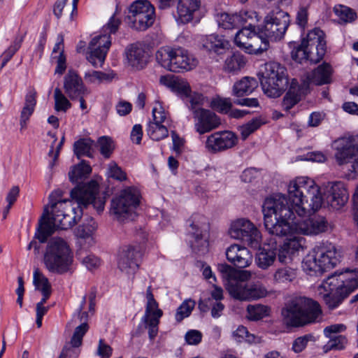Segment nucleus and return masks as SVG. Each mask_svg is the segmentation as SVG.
Listing matches in <instances>:
<instances>
[{"label":"nucleus","mask_w":358,"mask_h":358,"mask_svg":"<svg viewBox=\"0 0 358 358\" xmlns=\"http://www.w3.org/2000/svg\"><path fill=\"white\" fill-rule=\"evenodd\" d=\"M141 193L133 187H129L121 191L119 196L111 201L110 213L119 222L133 219L140 205Z\"/></svg>","instance_id":"9d476101"},{"label":"nucleus","mask_w":358,"mask_h":358,"mask_svg":"<svg viewBox=\"0 0 358 358\" xmlns=\"http://www.w3.org/2000/svg\"><path fill=\"white\" fill-rule=\"evenodd\" d=\"M285 199L279 196L266 203V230L268 234L276 236H312L327 231L328 222L323 216L314 215L302 221H294L295 215L285 208Z\"/></svg>","instance_id":"f03ea898"},{"label":"nucleus","mask_w":358,"mask_h":358,"mask_svg":"<svg viewBox=\"0 0 358 358\" xmlns=\"http://www.w3.org/2000/svg\"><path fill=\"white\" fill-rule=\"evenodd\" d=\"M155 18V8L148 0H138L130 5L127 16L129 27L145 31L153 24Z\"/></svg>","instance_id":"4468645a"},{"label":"nucleus","mask_w":358,"mask_h":358,"mask_svg":"<svg viewBox=\"0 0 358 358\" xmlns=\"http://www.w3.org/2000/svg\"><path fill=\"white\" fill-rule=\"evenodd\" d=\"M259 252L255 255V264L262 269L266 270L273 266L277 258V251L275 249L271 248H258Z\"/></svg>","instance_id":"c9c22d12"},{"label":"nucleus","mask_w":358,"mask_h":358,"mask_svg":"<svg viewBox=\"0 0 358 358\" xmlns=\"http://www.w3.org/2000/svg\"><path fill=\"white\" fill-rule=\"evenodd\" d=\"M199 42L206 50L217 54L222 53L229 45V41L223 36L215 34L201 36Z\"/></svg>","instance_id":"7c9ffc66"},{"label":"nucleus","mask_w":358,"mask_h":358,"mask_svg":"<svg viewBox=\"0 0 358 358\" xmlns=\"http://www.w3.org/2000/svg\"><path fill=\"white\" fill-rule=\"evenodd\" d=\"M288 84L286 68L280 64L271 62L265 64L261 80L262 90L269 97L275 98L281 95Z\"/></svg>","instance_id":"9b49d317"},{"label":"nucleus","mask_w":358,"mask_h":358,"mask_svg":"<svg viewBox=\"0 0 358 358\" xmlns=\"http://www.w3.org/2000/svg\"><path fill=\"white\" fill-rule=\"evenodd\" d=\"M141 252L138 247L126 246L120 252L117 258V267L127 275H134L139 266Z\"/></svg>","instance_id":"412c9836"},{"label":"nucleus","mask_w":358,"mask_h":358,"mask_svg":"<svg viewBox=\"0 0 358 358\" xmlns=\"http://www.w3.org/2000/svg\"><path fill=\"white\" fill-rule=\"evenodd\" d=\"M195 301L189 299H185L177 308L175 319L180 322L185 318L189 317L195 306Z\"/></svg>","instance_id":"de8ad7c7"},{"label":"nucleus","mask_w":358,"mask_h":358,"mask_svg":"<svg viewBox=\"0 0 358 358\" xmlns=\"http://www.w3.org/2000/svg\"><path fill=\"white\" fill-rule=\"evenodd\" d=\"M121 24V20L119 18H117L115 15H113L108 22L103 27L104 31H108L110 35V34H115L119 28V26Z\"/></svg>","instance_id":"774afa93"},{"label":"nucleus","mask_w":358,"mask_h":358,"mask_svg":"<svg viewBox=\"0 0 358 358\" xmlns=\"http://www.w3.org/2000/svg\"><path fill=\"white\" fill-rule=\"evenodd\" d=\"M210 106L220 113L229 114L232 108V101L230 98L217 96L212 99Z\"/></svg>","instance_id":"603ef678"},{"label":"nucleus","mask_w":358,"mask_h":358,"mask_svg":"<svg viewBox=\"0 0 358 358\" xmlns=\"http://www.w3.org/2000/svg\"><path fill=\"white\" fill-rule=\"evenodd\" d=\"M157 62L165 69L175 72H187L195 69L198 59L182 47H161L155 54Z\"/></svg>","instance_id":"6e6552de"},{"label":"nucleus","mask_w":358,"mask_h":358,"mask_svg":"<svg viewBox=\"0 0 358 358\" xmlns=\"http://www.w3.org/2000/svg\"><path fill=\"white\" fill-rule=\"evenodd\" d=\"M268 292L264 286L260 284H250L245 296V301L257 300L267 296Z\"/></svg>","instance_id":"49530a36"},{"label":"nucleus","mask_w":358,"mask_h":358,"mask_svg":"<svg viewBox=\"0 0 358 358\" xmlns=\"http://www.w3.org/2000/svg\"><path fill=\"white\" fill-rule=\"evenodd\" d=\"M93 141L90 138H81L73 144V151L78 158L83 156L92 157Z\"/></svg>","instance_id":"79ce46f5"},{"label":"nucleus","mask_w":358,"mask_h":358,"mask_svg":"<svg viewBox=\"0 0 358 358\" xmlns=\"http://www.w3.org/2000/svg\"><path fill=\"white\" fill-rule=\"evenodd\" d=\"M64 87L65 92L71 99L89 94L90 92L84 85L81 78L73 71H69L64 77Z\"/></svg>","instance_id":"cd10ccee"},{"label":"nucleus","mask_w":358,"mask_h":358,"mask_svg":"<svg viewBox=\"0 0 358 358\" xmlns=\"http://www.w3.org/2000/svg\"><path fill=\"white\" fill-rule=\"evenodd\" d=\"M92 171L90 166L83 162L73 167L69 173V177L71 182H78V180L88 176Z\"/></svg>","instance_id":"c03bdc74"},{"label":"nucleus","mask_w":358,"mask_h":358,"mask_svg":"<svg viewBox=\"0 0 358 358\" xmlns=\"http://www.w3.org/2000/svg\"><path fill=\"white\" fill-rule=\"evenodd\" d=\"M125 55L128 64L133 68L141 69L147 64L145 52L140 45H130L127 48Z\"/></svg>","instance_id":"2f4dec72"},{"label":"nucleus","mask_w":358,"mask_h":358,"mask_svg":"<svg viewBox=\"0 0 358 358\" xmlns=\"http://www.w3.org/2000/svg\"><path fill=\"white\" fill-rule=\"evenodd\" d=\"M336 246L329 242H322L303 258L302 268L310 275H320L334 268L339 262Z\"/></svg>","instance_id":"0eeeda50"},{"label":"nucleus","mask_w":358,"mask_h":358,"mask_svg":"<svg viewBox=\"0 0 358 358\" xmlns=\"http://www.w3.org/2000/svg\"><path fill=\"white\" fill-rule=\"evenodd\" d=\"M189 233L195 238L199 240L202 237V228L206 225V218L200 215H193L189 220Z\"/></svg>","instance_id":"37998d69"},{"label":"nucleus","mask_w":358,"mask_h":358,"mask_svg":"<svg viewBox=\"0 0 358 358\" xmlns=\"http://www.w3.org/2000/svg\"><path fill=\"white\" fill-rule=\"evenodd\" d=\"M248 284L232 279L225 282V287L229 294L235 299L245 301L244 298L248 291Z\"/></svg>","instance_id":"ea45409f"},{"label":"nucleus","mask_w":358,"mask_h":358,"mask_svg":"<svg viewBox=\"0 0 358 358\" xmlns=\"http://www.w3.org/2000/svg\"><path fill=\"white\" fill-rule=\"evenodd\" d=\"M217 270L222 273V278L225 282L232 280L235 268H234L231 266L225 263L220 264L217 266Z\"/></svg>","instance_id":"0e129e2a"},{"label":"nucleus","mask_w":358,"mask_h":358,"mask_svg":"<svg viewBox=\"0 0 358 358\" xmlns=\"http://www.w3.org/2000/svg\"><path fill=\"white\" fill-rule=\"evenodd\" d=\"M303 91V89L298 85L296 80L293 79L288 92L283 98L282 108L287 111L291 109L300 101Z\"/></svg>","instance_id":"473e14b6"},{"label":"nucleus","mask_w":358,"mask_h":358,"mask_svg":"<svg viewBox=\"0 0 358 358\" xmlns=\"http://www.w3.org/2000/svg\"><path fill=\"white\" fill-rule=\"evenodd\" d=\"M258 86L257 80L251 77H244L236 82L232 88V94L240 97L251 94Z\"/></svg>","instance_id":"f704fd0d"},{"label":"nucleus","mask_w":358,"mask_h":358,"mask_svg":"<svg viewBox=\"0 0 358 358\" xmlns=\"http://www.w3.org/2000/svg\"><path fill=\"white\" fill-rule=\"evenodd\" d=\"M199 7L200 0H178L176 20L180 24L189 22Z\"/></svg>","instance_id":"c85d7f7f"},{"label":"nucleus","mask_w":358,"mask_h":358,"mask_svg":"<svg viewBox=\"0 0 358 358\" xmlns=\"http://www.w3.org/2000/svg\"><path fill=\"white\" fill-rule=\"evenodd\" d=\"M234 337L238 339V341H241L242 339L246 338L247 341L252 342L254 341L255 336L249 334L246 327L243 326H239L236 331L233 333Z\"/></svg>","instance_id":"69168bd1"},{"label":"nucleus","mask_w":358,"mask_h":358,"mask_svg":"<svg viewBox=\"0 0 358 358\" xmlns=\"http://www.w3.org/2000/svg\"><path fill=\"white\" fill-rule=\"evenodd\" d=\"M160 83L170 89L177 96L185 100L191 92V87L187 80L171 76H162Z\"/></svg>","instance_id":"c756f323"},{"label":"nucleus","mask_w":358,"mask_h":358,"mask_svg":"<svg viewBox=\"0 0 358 358\" xmlns=\"http://www.w3.org/2000/svg\"><path fill=\"white\" fill-rule=\"evenodd\" d=\"M332 72L331 66L327 63H323L313 71L310 80L317 85L329 83L331 80Z\"/></svg>","instance_id":"e433bc0d"},{"label":"nucleus","mask_w":358,"mask_h":358,"mask_svg":"<svg viewBox=\"0 0 358 358\" xmlns=\"http://www.w3.org/2000/svg\"><path fill=\"white\" fill-rule=\"evenodd\" d=\"M346 329V326L343 324H334L329 326L326 327L324 329V335L327 338H331L334 336L335 334L341 333L345 331Z\"/></svg>","instance_id":"338daca9"},{"label":"nucleus","mask_w":358,"mask_h":358,"mask_svg":"<svg viewBox=\"0 0 358 358\" xmlns=\"http://www.w3.org/2000/svg\"><path fill=\"white\" fill-rule=\"evenodd\" d=\"M349 199L345 185L342 182H330L325 194V201L332 209L343 208Z\"/></svg>","instance_id":"393cba45"},{"label":"nucleus","mask_w":358,"mask_h":358,"mask_svg":"<svg viewBox=\"0 0 358 358\" xmlns=\"http://www.w3.org/2000/svg\"><path fill=\"white\" fill-rule=\"evenodd\" d=\"M286 325L300 327L320 321L322 310L320 303L311 298L295 296L286 301L281 310Z\"/></svg>","instance_id":"20e7f679"},{"label":"nucleus","mask_w":358,"mask_h":358,"mask_svg":"<svg viewBox=\"0 0 358 358\" xmlns=\"http://www.w3.org/2000/svg\"><path fill=\"white\" fill-rule=\"evenodd\" d=\"M245 63L246 61L244 56L238 52H236L227 57L223 68L226 72L237 73L245 66Z\"/></svg>","instance_id":"58836bf2"},{"label":"nucleus","mask_w":358,"mask_h":358,"mask_svg":"<svg viewBox=\"0 0 358 358\" xmlns=\"http://www.w3.org/2000/svg\"><path fill=\"white\" fill-rule=\"evenodd\" d=\"M54 98L55 110L66 112L71 108V103L59 88L55 90Z\"/></svg>","instance_id":"5fc2aeb1"},{"label":"nucleus","mask_w":358,"mask_h":358,"mask_svg":"<svg viewBox=\"0 0 358 358\" xmlns=\"http://www.w3.org/2000/svg\"><path fill=\"white\" fill-rule=\"evenodd\" d=\"M215 19L218 26L224 29H236L245 24L251 25L259 21L257 13L254 10H241L238 13H220Z\"/></svg>","instance_id":"a211bd4d"},{"label":"nucleus","mask_w":358,"mask_h":358,"mask_svg":"<svg viewBox=\"0 0 358 358\" xmlns=\"http://www.w3.org/2000/svg\"><path fill=\"white\" fill-rule=\"evenodd\" d=\"M288 199L285 194H276L265 199L262 206L264 224L266 227V203L269 200L274 201L281 196L285 199V208L299 217H305L310 213L318 210L322 205L323 199L320 187L313 180L306 176H299L290 180L287 185Z\"/></svg>","instance_id":"7ed1b4c3"},{"label":"nucleus","mask_w":358,"mask_h":358,"mask_svg":"<svg viewBox=\"0 0 358 358\" xmlns=\"http://www.w3.org/2000/svg\"><path fill=\"white\" fill-rule=\"evenodd\" d=\"M193 119L194 129L199 134L210 132L221 124L220 118L213 111L205 108L195 110Z\"/></svg>","instance_id":"b1692460"},{"label":"nucleus","mask_w":358,"mask_h":358,"mask_svg":"<svg viewBox=\"0 0 358 358\" xmlns=\"http://www.w3.org/2000/svg\"><path fill=\"white\" fill-rule=\"evenodd\" d=\"M96 353L101 358H110L113 354V348L101 338L99 341Z\"/></svg>","instance_id":"e2e57ef3"},{"label":"nucleus","mask_w":358,"mask_h":358,"mask_svg":"<svg viewBox=\"0 0 358 358\" xmlns=\"http://www.w3.org/2000/svg\"><path fill=\"white\" fill-rule=\"evenodd\" d=\"M97 229V224L92 217H89L76 230V236L86 241L89 245L94 243V234Z\"/></svg>","instance_id":"72a5a7b5"},{"label":"nucleus","mask_w":358,"mask_h":358,"mask_svg":"<svg viewBox=\"0 0 358 358\" xmlns=\"http://www.w3.org/2000/svg\"><path fill=\"white\" fill-rule=\"evenodd\" d=\"M33 283L36 289L41 292L51 290V285L38 268H35L33 273Z\"/></svg>","instance_id":"864d4df0"},{"label":"nucleus","mask_w":358,"mask_h":358,"mask_svg":"<svg viewBox=\"0 0 358 358\" xmlns=\"http://www.w3.org/2000/svg\"><path fill=\"white\" fill-rule=\"evenodd\" d=\"M107 176L108 178H112L120 181L127 179L126 173L114 162H111L108 164Z\"/></svg>","instance_id":"13d9d810"},{"label":"nucleus","mask_w":358,"mask_h":358,"mask_svg":"<svg viewBox=\"0 0 358 358\" xmlns=\"http://www.w3.org/2000/svg\"><path fill=\"white\" fill-rule=\"evenodd\" d=\"M73 262V252L66 240L53 237L48 241L42 262L48 272L57 275L71 273Z\"/></svg>","instance_id":"423d86ee"},{"label":"nucleus","mask_w":358,"mask_h":358,"mask_svg":"<svg viewBox=\"0 0 358 358\" xmlns=\"http://www.w3.org/2000/svg\"><path fill=\"white\" fill-rule=\"evenodd\" d=\"M114 76L98 71H88L85 73V79L90 83H101L104 81H110Z\"/></svg>","instance_id":"3c124183"},{"label":"nucleus","mask_w":358,"mask_h":358,"mask_svg":"<svg viewBox=\"0 0 358 358\" xmlns=\"http://www.w3.org/2000/svg\"><path fill=\"white\" fill-rule=\"evenodd\" d=\"M22 40V37H20L18 39H15L13 43L3 52L1 55V68H3L7 64V62L12 58V57L20 48Z\"/></svg>","instance_id":"4d7b16f0"},{"label":"nucleus","mask_w":358,"mask_h":358,"mask_svg":"<svg viewBox=\"0 0 358 358\" xmlns=\"http://www.w3.org/2000/svg\"><path fill=\"white\" fill-rule=\"evenodd\" d=\"M287 238L278 249L277 257L281 264H288L292 261L293 256L302 249L305 243V238L292 235L285 236Z\"/></svg>","instance_id":"a878e982"},{"label":"nucleus","mask_w":358,"mask_h":358,"mask_svg":"<svg viewBox=\"0 0 358 358\" xmlns=\"http://www.w3.org/2000/svg\"><path fill=\"white\" fill-rule=\"evenodd\" d=\"M245 24L234 36V43L249 54H259L268 48V42L256 31L255 24Z\"/></svg>","instance_id":"f8f14e48"},{"label":"nucleus","mask_w":358,"mask_h":358,"mask_svg":"<svg viewBox=\"0 0 358 358\" xmlns=\"http://www.w3.org/2000/svg\"><path fill=\"white\" fill-rule=\"evenodd\" d=\"M231 238L240 240L254 249L261 246L262 237L257 227L249 220L240 218L233 221L229 229Z\"/></svg>","instance_id":"2eb2a0df"},{"label":"nucleus","mask_w":358,"mask_h":358,"mask_svg":"<svg viewBox=\"0 0 358 358\" xmlns=\"http://www.w3.org/2000/svg\"><path fill=\"white\" fill-rule=\"evenodd\" d=\"M329 340L324 346V350L327 352L330 350H342L348 345V338L343 335H336L329 338Z\"/></svg>","instance_id":"09e8293b"},{"label":"nucleus","mask_w":358,"mask_h":358,"mask_svg":"<svg viewBox=\"0 0 358 358\" xmlns=\"http://www.w3.org/2000/svg\"><path fill=\"white\" fill-rule=\"evenodd\" d=\"M85 303L86 297L84 296L78 308V313L73 315L70 322V324L73 326L78 324L71 339V345L73 348H78L82 345L83 338L89 329L87 324L89 314L83 311Z\"/></svg>","instance_id":"5701e85b"},{"label":"nucleus","mask_w":358,"mask_h":358,"mask_svg":"<svg viewBox=\"0 0 358 358\" xmlns=\"http://www.w3.org/2000/svg\"><path fill=\"white\" fill-rule=\"evenodd\" d=\"M262 122L259 118H254L247 124L242 125L239 128L241 137L243 140L246 139L252 133L258 129Z\"/></svg>","instance_id":"6e6d98bb"},{"label":"nucleus","mask_w":358,"mask_h":358,"mask_svg":"<svg viewBox=\"0 0 358 358\" xmlns=\"http://www.w3.org/2000/svg\"><path fill=\"white\" fill-rule=\"evenodd\" d=\"M326 53L324 33L319 28L310 31L300 45L295 47L291 52L293 60L298 63L310 61L317 63Z\"/></svg>","instance_id":"1a4fd4ad"},{"label":"nucleus","mask_w":358,"mask_h":358,"mask_svg":"<svg viewBox=\"0 0 358 358\" xmlns=\"http://www.w3.org/2000/svg\"><path fill=\"white\" fill-rule=\"evenodd\" d=\"M184 101H185L189 110L192 111V115L194 114L195 110L203 109L202 106L205 103V97L201 94L192 92L191 91L189 96H188Z\"/></svg>","instance_id":"a18cd8bd"},{"label":"nucleus","mask_w":358,"mask_h":358,"mask_svg":"<svg viewBox=\"0 0 358 358\" xmlns=\"http://www.w3.org/2000/svg\"><path fill=\"white\" fill-rule=\"evenodd\" d=\"M227 260L234 266L244 268L251 265L252 255L245 246L239 244H232L226 250Z\"/></svg>","instance_id":"bb28decb"},{"label":"nucleus","mask_w":358,"mask_h":358,"mask_svg":"<svg viewBox=\"0 0 358 358\" xmlns=\"http://www.w3.org/2000/svg\"><path fill=\"white\" fill-rule=\"evenodd\" d=\"M152 120L147 124L146 134L155 141L163 140L169 136L168 113L162 103L156 101L152 110Z\"/></svg>","instance_id":"dca6fc26"},{"label":"nucleus","mask_w":358,"mask_h":358,"mask_svg":"<svg viewBox=\"0 0 358 358\" xmlns=\"http://www.w3.org/2000/svg\"><path fill=\"white\" fill-rule=\"evenodd\" d=\"M289 15L280 10H272L264 18V24L258 27L262 38L278 41L283 38L289 26Z\"/></svg>","instance_id":"ddd939ff"},{"label":"nucleus","mask_w":358,"mask_h":358,"mask_svg":"<svg viewBox=\"0 0 358 358\" xmlns=\"http://www.w3.org/2000/svg\"><path fill=\"white\" fill-rule=\"evenodd\" d=\"M358 136L341 138L334 142L335 158L339 165L349 163L354 157H358Z\"/></svg>","instance_id":"4be33fe9"},{"label":"nucleus","mask_w":358,"mask_h":358,"mask_svg":"<svg viewBox=\"0 0 358 358\" xmlns=\"http://www.w3.org/2000/svg\"><path fill=\"white\" fill-rule=\"evenodd\" d=\"M334 10L336 15L345 23L352 22L357 18L356 13L348 6L337 5Z\"/></svg>","instance_id":"8fccbe9b"},{"label":"nucleus","mask_w":358,"mask_h":358,"mask_svg":"<svg viewBox=\"0 0 358 358\" xmlns=\"http://www.w3.org/2000/svg\"><path fill=\"white\" fill-rule=\"evenodd\" d=\"M97 143L101 155L106 158H109L113 150L112 140L108 137L102 136L99 138Z\"/></svg>","instance_id":"bf43d9fd"},{"label":"nucleus","mask_w":358,"mask_h":358,"mask_svg":"<svg viewBox=\"0 0 358 358\" xmlns=\"http://www.w3.org/2000/svg\"><path fill=\"white\" fill-rule=\"evenodd\" d=\"M312 338L313 336L311 335H304L303 336L298 337L292 343V350L296 353L302 352Z\"/></svg>","instance_id":"052dcab7"},{"label":"nucleus","mask_w":358,"mask_h":358,"mask_svg":"<svg viewBox=\"0 0 358 358\" xmlns=\"http://www.w3.org/2000/svg\"><path fill=\"white\" fill-rule=\"evenodd\" d=\"M246 318L250 321H258L270 315L271 308L262 304H250L246 308Z\"/></svg>","instance_id":"a19ab883"},{"label":"nucleus","mask_w":358,"mask_h":358,"mask_svg":"<svg viewBox=\"0 0 358 358\" xmlns=\"http://www.w3.org/2000/svg\"><path fill=\"white\" fill-rule=\"evenodd\" d=\"M146 306L145 313L142 317V322L145 328L148 329V335L150 340H153L158 333V324L163 312L159 308V305L154 298L151 287L149 286L146 290Z\"/></svg>","instance_id":"f3484780"},{"label":"nucleus","mask_w":358,"mask_h":358,"mask_svg":"<svg viewBox=\"0 0 358 358\" xmlns=\"http://www.w3.org/2000/svg\"><path fill=\"white\" fill-rule=\"evenodd\" d=\"M358 287V268L352 276L345 278L342 274L329 276L317 287V292L329 310L340 306L350 293Z\"/></svg>","instance_id":"39448f33"},{"label":"nucleus","mask_w":358,"mask_h":358,"mask_svg":"<svg viewBox=\"0 0 358 358\" xmlns=\"http://www.w3.org/2000/svg\"><path fill=\"white\" fill-rule=\"evenodd\" d=\"M297 277V270L285 266L277 268L273 274V281L274 284L287 285L292 282Z\"/></svg>","instance_id":"4c0bfd02"},{"label":"nucleus","mask_w":358,"mask_h":358,"mask_svg":"<svg viewBox=\"0 0 358 358\" xmlns=\"http://www.w3.org/2000/svg\"><path fill=\"white\" fill-rule=\"evenodd\" d=\"M96 182L79 185L71 191V199H62L60 189L49 196V203L45 206L35 237L41 242L46 241L55 228L67 229L73 227L82 217L83 208L92 204L99 213L104 209L105 200L97 196Z\"/></svg>","instance_id":"f257e3e1"},{"label":"nucleus","mask_w":358,"mask_h":358,"mask_svg":"<svg viewBox=\"0 0 358 358\" xmlns=\"http://www.w3.org/2000/svg\"><path fill=\"white\" fill-rule=\"evenodd\" d=\"M111 45L110 35L94 36L89 43L87 60L94 66H101Z\"/></svg>","instance_id":"6ab92c4d"},{"label":"nucleus","mask_w":358,"mask_h":358,"mask_svg":"<svg viewBox=\"0 0 358 358\" xmlns=\"http://www.w3.org/2000/svg\"><path fill=\"white\" fill-rule=\"evenodd\" d=\"M237 141V136L230 131H217L207 137L205 148L210 153H217L233 148Z\"/></svg>","instance_id":"aec40b11"},{"label":"nucleus","mask_w":358,"mask_h":358,"mask_svg":"<svg viewBox=\"0 0 358 358\" xmlns=\"http://www.w3.org/2000/svg\"><path fill=\"white\" fill-rule=\"evenodd\" d=\"M202 333L196 329L189 330L185 336V339L187 344L192 345H196L201 342L202 340Z\"/></svg>","instance_id":"680f3d73"}]
</instances>
